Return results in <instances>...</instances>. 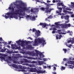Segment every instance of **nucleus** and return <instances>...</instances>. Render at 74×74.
I'll return each mask as SVG.
<instances>
[{"label": "nucleus", "mask_w": 74, "mask_h": 74, "mask_svg": "<svg viewBox=\"0 0 74 74\" xmlns=\"http://www.w3.org/2000/svg\"><path fill=\"white\" fill-rule=\"evenodd\" d=\"M38 10H39V8H36L34 9V12H38Z\"/></svg>", "instance_id": "18"}, {"label": "nucleus", "mask_w": 74, "mask_h": 74, "mask_svg": "<svg viewBox=\"0 0 74 74\" xmlns=\"http://www.w3.org/2000/svg\"><path fill=\"white\" fill-rule=\"evenodd\" d=\"M63 12H64L65 13H66L67 12V11L64 9Z\"/></svg>", "instance_id": "38"}, {"label": "nucleus", "mask_w": 74, "mask_h": 74, "mask_svg": "<svg viewBox=\"0 0 74 74\" xmlns=\"http://www.w3.org/2000/svg\"><path fill=\"white\" fill-rule=\"evenodd\" d=\"M38 63L39 65L41 66L42 64H43L44 63V61H38Z\"/></svg>", "instance_id": "12"}, {"label": "nucleus", "mask_w": 74, "mask_h": 74, "mask_svg": "<svg viewBox=\"0 0 74 74\" xmlns=\"http://www.w3.org/2000/svg\"><path fill=\"white\" fill-rule=\"evenodd\" d=\"M31 12H34V9L33 10L31 9Z\"/></svg>", "instance_id": "43"}, {"label": "nucleus", "mask_w": 74, "mask_h": 74, "mask_svg": "<svg viewBox=\"0 0 74 74\" xmlns=\"http://www.w3.org/2000/svg\"><path fill=\"white\" fill-rule=\"evenodd\" d=\"M39 25L42 26V27H44L47 26V24L45 23H40Z\"/></svg>", "instance_id": "10"}, {"label": "nucleus", "mask_w": 74, "mask_h": 74, "mask_svg": "<svg viewBox=\"0 0 74 74\" xmlns=\"http://www.w3.org/2000/svg\"><path fill=\"white\" fill-rule=\"evenodd\" d=\"M55 2H56L55 0H53V3H55Z\"/></svg>", "instance_id": "63"}, {"label": "nucleus", "mask_w": 74, "mask_h": 74, "mask_svg": "<svg viewBox=\"0 0 74 74\" xmlns=\"http://www.w3.org/2000/svg\"><path fill=\"white\" fill-rule=\"evenodd\" d=\"M71 6L72 7L73 6V7L74 8V2H71Z\"/></svg>", "instance_id": "35"}, {"label": "nucleus", "mask_w": 74, "mask_h": 74, "mask_svg": "<svg viewBox=\"0 0 74 74\" xmlns=\"http://www.w3.org/2000/svg\"><path fill=\"white\" fill-rule=\"evenodd\" d=\"M55 33V31H53L52 32V33H53V34H54Z\"/></svg>", "instance_id": "56"}, {"label": "nucleus", "mask_w": 74, "mask_h": 74, "mask_svg": "<svg viewBox=\"0 0 74 74\" xmlns=\"http://www.w3.org/2000/svg\"><path fill=\"white\" fill-rule=\"evenodd\" d=\"M46 5H47V6H50L51 5L50 3H48Z\"/></svg>", "instance_id": "49"}, {"label": "nucleus", "mask_w": 74, "mask_h": 74, "mask_svg": "<svg viewBox=\"0 0 74 74\" xmlns=\"http://www.w3.org/2000/svg\"><path fill=\"white\" fill-rule=\"evenodd\" d=\"M38 43H39L40 44L41 43L42 45L44 44H46V43H44L45 42V40H44V39H43V38H38L37 39H36L35 40L34 42H33L32 43L33 46H36V45L38 44Z\"/></svg>", "instance_id": "2"}, {"label": "nucleus", "mask_w": 74, "mask_h": 74, "mask_svg": "<svg viewBox=\"0 0 74 74\" xmlns=\"http://www.w3.org/2000/svg\"><path fill=\"white\" fill-rule=\"evenodd\" d=\"M23 60L24 61L25 63H31V61H29L26 59H23Z\"/></svg>", "instance_id": "16"}, {"label": "nucleus", "mask_w": 74, "mask_h": 74, "mask_svg": "<svg viewBox=\"0 0 74 74\" xmlns=\"http://www.w3.org/2000/svg\"><path fill=\"white\" fill-rule=\"evenodd\" d=\"M0 58L1 59H2V60H4L6 62H7L8 61V60L7 59H8V58L10 60H11V57L10 56H9L6 58H5L3 57H0Z\"/></svg>", "instance_id": "8"}, {"label": "nucleus", "mask_w": 74, "mask_h": 74, "mask_svg": "<svg viewBox=\"0 0 74 74\" xmlns=\"http://www.w3.org/2000/svg\"><path fill=\"white\" fill-rule=\"evenodd\" d=\"M35 19L36 18L34 16H33V17L32 18V21H34V20H35Z\"/></svg>", "instance_id": "30"}, {"label": "nucleus", "mask_w": 74, "mask_h": 74, "mask_svg": "<svg viewBox=\"0 0 74 74\" xmlns=\"http://www.w3.org/2000/svg\"><path fill=\"white\" fill-rule=\"evenodd\" d=\"M71 26V24L70 23L68 24H64L62 25V27L63 28H67L68 27H70Z\"/></svg>", "instance_id": "9"}, {"label": "nucleus", "mask_w": 74, "mask_h": 74, "mask_svg": "<svg viewBox=\"0 0 74 74\" xmlns=\"http://www.w3.org/2000/svg\"><path fill=\"white\" fill-rule=\"evenodd\" d=\"M47 3H51V1L47 0Z\"/></svg>", "instance_id": "50"}, {"label": "nucleus", "mask_w": 74, "mask_h": 74, "mask_svg": "<svg viewBox=\"0 0 74 74\" xmlns=\"http://www.w3.org/2000/svg\"><path fill=\"white\" fill-rule=\"evenodd\" d=\"M61 70H64L65 69V67L62 66V67L61 68Z\"/></svg>", "instance_id": "34"}, {"label": "nucleus", "mask_w": 74, "mask_h": 74, "mask_svg": "<svg viewBox=\"0 0 74 74\" xmlns=\"http://www.w3.org/2000/svg\"><path fill=\"white\" fill-rule=\"evenodd\" d=\"M31 63H36L37 62L34 61H33L32 62H31Z\"/></svg>", "instance_id": "40"}, {"label": "nucleus", "mask_w": 74, "mask_h": 74, "mask_svg": "<svg viewBox=\"0 0 74 74\" xmlns=\"http://www.w3.org/2000/svg\"><path fill=\"white\" fill-rule=\"evenodd\" d=\"M9 10H12V11H14V8H13V7H12V8L11 7H9L8 8Z\"/></svg>", "instance_id": "24"}, {"label": "nucleus", "mask_w": 74, "mask_h": 74, "mask_svg": "<svg viewBox=\"0 0 74 74\" xmlns=\"http://www.w3.org/2000/svg\"><path fill=\"white\" fill-rule=\"evenodd\" d=\"M65 16H61V18L62 19L64 18Z\"/></svg>", "instance_id": "44"}, {"label": "nucleus", "mask_w": 74, "mask_h": 74, "mask_svg": "<svg viewBox=\"0 0 74 74\" xmlns=\"http://www.w3.org/2000/svg\"><path fill=\"white\" fill-rule=\"evenodd\" d=\"M57 8L58 9V11L59 12H62V8H59L58 7H57Z\"/></svg>", "instance_id": "17"}, {"label": "nucleus", "mask_w": 74, "mask_h": 74, "mask_svg": "<svg viewBox=\"0 0 74 74\" xmlns=\"http://www.w3.org/2000/svg\"><path fill=\"white\" fill-rule=\"evenodd\" d=\"M69 18V16L66 15V16H65L64 18L66 20H67V19H68Z\"/></svg>", "instance_id": "22"}, {"label": "nucleus", "mask_w": 74, "mask_h": 74, "mask_svg": "<svg viewBox=\"0 0 74 74\" xmlns=\"http://www.w3.org/2000/svg\"><path fill=\"white\" fill-rule=\"evenodd\" d=\"M62 8L63 9H65V8H66V6L65 5H64V4H63V3H62Z\"/></svg>", "instance_id": "21"}, {"label": "nucleus", "mask_w": 74, "mask_h": 74, "mask_svg": "<svg viewBox=\"0 0 74 74\" xmlns=\"http://www.w3.org/2000/svg\"><path fill=\"white\" fill-rule=\"evenodd\" d=\"M29 17H30V16L29 15H27L26 16V18H29Z\"/></svg>", "instance_id": "57"}, {"label": "nucleus", "mask_w": 74, "mask_h": 74, "mask_svg": "<svg viewBox=\"0 0 74 74\" xmlns=\"http://www.w3.org/2000/svg\"><path fill=\"white\" fill-rule=\"evenodd\" d=\"M62 36L61 35H56V38L57 39H60L62 37Z\"/></svg>", "instance_id": "15"}, {"label": "nucleus", "mask_w": 74, "mask_h": 74, "mask_svg": "<svg viewBox=\"0 0 74 74\" xmlns=\"http://www.w3.org/2000/svg\"><path fill=\"white\" fill-rule=\"evenodd\" d=\"M63 50L64 51V53H66L67 52V49H63Z\"/></svg>", "instance_id": "37"}, {"label": "nucleus", "mask_w": 74, "mask_h": 74, "mask_svg": "<svg viewBox=\"0 0 74 74\" xmlns=\"http://www.w3.org/2000/svg\"><path fill=\"white\" fill-rule=\"evenodd\" d=\"M12 67L15 69H18V67L19 69H23L21 70L20 71H22V72H27V70H25V69H27V67H25L21 65H19L18 66L17 65L14 64H12Z\"/></svg>", "instance_id": "4"}, {"label": "nucleus", "mask_w": 74, "mask_h": 74, "mask_svg": "<svg viewBox=\"0 0 74 74\" xmlns=\"http://www.w3.org/2000/svg\"><path fill=\"white\" fill-rule=\"evenodd\" d=\"M12 42V41H10L8 42V44L10 45V44H11V43Z\"/></svg>", "instance_id": "52"}, {"label": "nucleus", "mask_w": 74, "mask_h": 74, "mask_svg": "<svg viewBox=\"0 0 74 74\" xmlns=\"http://www.w3.org/2000/svg\"><path fill=\"white\" fill-rule=\"evenodd\" d=\"M24 65H26V66H29V64H24Z\"/></svg>", "instance_id": "51"}, {"label": "nucleus", "mask_w": 74, "mask_h": 74, "mask_svg": "<svg viewBox=\"0 0 74 74\" xmlns=\"http://www.w3.org/2000/svg\"><path fill=\"white\" fill-rule=\"evenodd\" d=\"M72 64L74 65V61H72Z\"/></svg>", "instance_id": "64"}, {"label": "nucleus", "mask_w": 74, "mask_h": 74, "mask_svg": "<svg viewBox=\"0 0 74 74\" xmlns=\"http://www.w3.org/2000/svg\"><path fill=\"white\" fill-rule=\"evenodd\" d=\"M27 69H29L28 70L29 72H34L36 73L37 74H40L41 73H45V70L43 71L42 70H37L35 68H32L30 69L29 67L27 68Z\"/></svg>", "instance_id": "3"}, {"label": "nucleus", "mask_w": 74, "mask_h": 74, "mask_svg": "<svg viewBox=\"0 0 74 74\" xmlns=\"http://www.w3.org/2000/svg\"><path fill=\"white\" fill-rule=\"evenodd\" d=\"M56 14H59V13H60V12L57 10L56 11Z\"/></svg>", "instance_id": "54"}, {"label": "nucleus", "mask_w": 74, "mask_h": 74, "mask_svg": "<svg viewBox=\"0 0 74 74\" xmlns=\"http://www.w3.org/2000/svg\"><path fill=\"white\" fill-rule=\"evenodd\" d=\"M67 33L70 34V36H72L73 35V32L72 31L70 32V31H68Z\"/></svg>", "instance_id": "20"}, {"label": "nucleus", "mask_w": 74, "mask_h": 74, "mask_svg": "<svg viewBox=\"0 0 74 74\" xmlns=\"http://www.w3.org/2000/svg\"><path fill=\"white\" fill-rule=\"evenodd\" d=\"M36 53H34V51H32L30 52V51H27L26 54H28L29 55H31V56H38V55L40 56V58H39V60H43L45 62H46V61H47V58H43V57H44V56L43 55V54H42L41 53H40V52L37 50H35ZM41 57H42V58H41Z\"/></svg>", "instance_id": "1"}, {"label": "nucleus", "mask_w": 74, "mask_h": 74, "mask_svg": "<svg viewBox=\"0 0 74 74\" xmlns=\"http://www.w3.org/2000/svg\"><path fill=\"white\" fill-rule=\"evenodd\" d=\"M72 62L73 61H69L67 63H68V64H72Z\"/></svg>", "instance_id": "29"}, {"label": "nucleus", "mask_w": 74, "mask_h": 74, "mask_svg": "<svg viewBox=\"0 0 74 74\" xmlns=\"http://www.w3.org/2000/svg\"><path fill=\"white\" fill-rule=\"evenodd\" d=\"M58 33L59 34H63L61 32L62 30L61 29H60L58 30Z\"/></svg>", "instance_id": "19"}, {"label": "nucleus", "mask_w": 74, "mask_h": 74, "mask_svg": "<svg viewBox=\"0 0 74 74\" xmlns=\"http://www.w3.org/2000/svg\"><path fill=\"white\" fill-rule=\"evenodd\" d=\"M7 47H8V48H10V46L8 45L7 46Z\"/></svg>", "instance_id": "55"}, {"label": "nucleus", "mask_w": 74, "mask_h": 74, "mask_svg": "<svg viewBox=\"0 0 74 74\" xmlns=\"http://www.w3.org/2000/svg\"><path fill=\"white\" fill-rule=\"evenodd\" d=\"M50 18V17H48L47 18H46L45 19V21H48V19H49Z\"/></svg>", "instance_id": "39"}, {"label": "nucleus", "mask_w": 74, "mask_h": 74, "mask_svg": "<svg viewBox=\"0 0 74 74\" xmlns=\"http://www.w3.org/2000/svg\"><path fill=\"white\" fill-rule=\"evenodd\" d=\"M32 31L33 32H34L36 31V30L35 29H32Z\"/></svg>", "instance_id": "42"}, {"label": "nucleus", "mask_w": 74, "mask_h": 74, "mask_svg": "<svg viewBox=\"0 0 74 74\" xmlns=\"http://www.w3.org/2000/svg\"><path fill=\"white\" fill-rule=\"evenodd\" d=\"M53 70L54 71V70H56V67L54 66L53 67Z\"/></svg>", "instance_id": "53"}, {"label": "nucleus", "mask_w": 74, "mask_h": 74, "mask_svg": "<svg viewBox=\"0 0 74 74\" xmlns=\"http://www.w3.org/2000/svg\"><path fill=\"white\" fill-rule=\"evenodd\" d=\"M62 4H63V3H57V5L58 6H60L61 5H62Z\"/></svg>", "instance_id": "32"}, {"label": "nucleus", "mask_w": 74, "mask_h": 74, "mask_svg": "<svg viewBox=\"0 0 74 74\" xmlns=\"http://www.w3.org/2000/svg\"><path fill=\"white\" fill-rule=\"evenodd\" d=\"M29 66L30 67H35V65L34 64L29 65Z\"/></svg>", "instance_id": "27"}, {"label": "nucleus", "mask_w": 74, "mask_h": 74, "mask_svg": "<svg viewBox=\"0 0 74 74\" xmlns=\"http://www.w3.org/2000/svg\"><path fill=\"white\" fill-rule=\"evenodd\" d=\"M71 42V40H69V41H68V43H69V42Z\"/></svg>", "instance_id": "61"}, {"label": "nucleus", "mask_w": 74, "mask_h": 74, "mask_svg": "<svg viewBox=\"0 0 74 74\" xmlns=\"http://www.w3.org/2000/svg\"><path fill=\"white\" fill-rule=\"evenodd\" d=\"M12 15H18L19 16H24L25 13L23 12V10L22 9H19L16 10L14 14H12ZM20 18V17H19Z\"/></svg>", "instance_id": "5"}, {"label": "nucleus", "mask_w": 74, "mask_h": 74, "mask_svg": "<svg viewBox=\"0 0 74 74\" xmlns=\"http://www.w3.org/2000/svg\"><path fill=\"white\" fill-rule=\"evenodd\" d=\"M71 17H73L74 18V14L71 15Z\"/></svg>", "instance_id": "59"}, {"label": "nucleus", "mask_w": 74, "mask_h": 74, "mask_svg": "<svg viewBox=\"0 0 74 74\" xmlns=\"http://www.w3.org/2000/svg\"><path fill=\"white\" fill-rule=\"evenodd\" d=\"M40 9L44 11H45V10L46 9V8H45L44 7H42L40 8Z\"/></svg>", "instance_id": "23"}, {"label": "nucleus", "mask_w": 74, "mask_h": 74, "mask_svg": "<svg viewBox=\"0 0 74 74\" xmlns=\"http://www.w3.org/2000/svg\"><path fill=\"white\" fill-rule=\"evenodd\" d=\"M71 42L72 44H74V39H73L72 40H71Z\"/></svg>", "instance_id": "41"}, {"label": "nucleus", "mask_w": 74, "mask_h": 74, "mask_svg": "<svg viewBox=\"0 0 74 74\" xmlns=\"http://www.w3.org/2000/svg\"><path fill=\"white\" fill-rule=\"evenodd\" d=\"M66 45L67 46V47H68L69 48H71V47L72 46V45H71L70 44L69 45V44H66Z\"/></svg>", "instance_id": "28"}, {"label": "nucleus", "mask_w": 74, "mask_h": 74, "mask_svg": "<svg viewBox=\"0 0 74 74\" xmlns=\"http://www.w3.org/2000/svg\"><path fill=\"white\" fill-rule=\"evenodd\" d=\"M16 42L17 43V44H18L19 45H21V47H24V43L23 42L22 43H21V44H20V42L19 41H16Z\"/></svg>", "instance_id": "11"}, {"label": "nucleus", "mask_w": 74, "mask_h": 74, "mask_svg": "<svg viewBox=\"0 0 74 74\" xmlns=\"http://www.w3.org/2000/svg\"><path fill=\"white\" fill-rule=\"evenodd\" d=\"M15 14V13H8L6 14V15H10V14H11V15H13L12 14Z\"/></svg>", "instance_id": "31"}, {"label": "nucleus", "mask_w": 74, "mask_h": 74, "mask_svg": "<svg viewBox=\"0 0 74 74\" xmlns=\"http://www.w3.org/2000/svg\"><path fill=\"white\" fill-rule=\"evenodd\" d=\"M69 22V20H68L67 21H66L65 22V23H68Z\"/></svg>", "instance_id": "47"}, {"label": "nucleus", "mask_w": 74, "mask_h": 74, "mask_svg": "<svg viewBox=\"0 0 74 74\" xmlns=\"http://www.w3.org/2000/svg\"><path fill=\"white\" fill-rule=\"evenodd\" d=\"M35 34L36 35H37V36H39L40 34V31L38 30L36 32Z\"/></svg>", "instance_id": "14"}, {"label": "nucleus", "mask_w": 74, "mask_h": 74, "mask_svg": "<svg viewBox=\"0 0 74 74\" xmlns=\"http://www.w3.org/2000/svg\"><path fill=\"white\" fill-rule=\"evenodd\" d=\"M14 18H16V19H18V17L17 16H14Z\"/></svg>", "instance_id": "46"}, {"label": "nucleus", "mask_w": 74, "mask_h": 74, "mask_svg": "<svg viewBox=\"0 0 74 74\" xmlns=\"http://www.w3.org/2000/svg\"><path fill=\"white\" fill-rule=\"evenodd\" d=\"M65 10H68V11H71V9H70V8L66 7V8H65Z\"/></svg>", "instance_id": "25"}, {"label": "nucleus", "mask_w": 74, "mask_h": 74, "mask_svg": "<svg viewBox=\"0 0 74 74\" xmlns=\"http://www.w3.org/2000/svg\"><path fill=\"white\" fill-rule=\"evenodd\" d=\"M26 58H27L28 59H33V58L32 57H26Z\"/></svg>", "instance_id": "36"}, {"label": "nucleus", "mask_w": 74, "mask_h": 74, "mask_svg": "<svg viewBox=\"0 0 74 74\" xmlns=\"http://www.w3.org/2000/svg\"><path fill=\"white\" fill-rule=\"evenodd\" d=\"M13 62L14 63H18V62L17 61H14L13 60Z\"/></svg>", "instance_id": "33"}, {"label": "nucleus", "mask_w": 74, "mask_h": 74, "mask_svg": "<svg viewBox=\"0 0 74 74\" xmlns=\"http://www.w3.org/2000/svg\"><path fill=\"white\" fill-rule=\"evenodd\" d=\"M59 23H60V22L55 23V25H56L58 26L56 27H57V28H59V29H60V27H59L60 26V24H59Z\"/></svg>", "instance_id": "13"}, {"label": "nucleus", "mask_w": 74, "mask_h": 74, "mask_svg": "<svg viewBox=\"0 0 74 74\" xmlns=\"http://www.w3.org/2000/svg\"><path fill=\"white\" fill-rule=\"evenodd\" d=\"M53 30H56V29L55 27H53Z\"/></svg>", "instance_id": "48"}, {"label": "nucleus", "mask_w": 74, "mask_h": 74, "mask_svg": "<svg viewBox=\"0 0 74 74\" xmlns=\"http://www.w3.org/2000/svg\"><path fill=\"white\" fill-rule=\"evenodd\" d=\"M5 18H6V19H8V16L5 15Z\"/></svg>", "instance_id": "45"}, {"label": "nucleus", "mask_w": 74, "mask_h": 74, "mask_svg": "<svg viewBox=\"0 0 74 74\" xmlns=\"http://www.w3.org/2000/svg\"><path fill=\"white\" fill-rule=\"evenodd\" d=\"M51 66H48V68H49V69H51Z\"/></svg>", "instance_id": "62"}, {"label": "nucleus", "mask_w": 74, "mask_h": 74, "mask_svg": "<svg viewBox=\"0 0 74 74\" xmlns=\"http://www.w3.org/2000/svg\"><path fill=\"white\" fill-rule=\"evenodd\" d=\"M29 39H30V40H33V38H32L30 37H29Z\"/></svg>", "instance_id": "60"}, {"label": "nucleus", "mask_w": 74, "mask_h": 74, "mask_svg": "<svg viewBox=\"0 0 74 74\" xmlns=\"http://www.w3.org/2000/svg\"><path fill=\"white\" fill-rule=\"evenodd\" d=\"M35 1L37 2H40V1H39V0H35Z\"/></svg>", "instance_id": "58"}, {"label": "nucleus", "mask_w": 74, "mask_h": 74, "mask_svg": "<svg viewBox=\"0 0 74 74\" xmlns=\"http://www.w3.org/2000/svg\"><path fill=\"white\" fill-rule=\"evenodd\" d=\"M12 15H18L19 16H24L25 13L23 12V10L22 9H19L16 10L14 14H12ZM20 18V17H19Z\"/></svg>", "instance_id": "6"}, {"label": "nucleus", "mask_w": 74, "mask_h": 74, "mask_svg": "<svg viewBox=\"0 0 74 74\" xmlns=\"http://www.w3.org/2000/svg\"><path fill=\"white\" fill-rule=\"evenodd\" d=\"M54 9L50 8H49L48 7L46 8L45 12L46 13H48V12H51V11L53 10Z\"/></svg>", "instance_id": "7"}, {"label": "nucleus", "mask_w": 74, "mask_h": 74, "mask_svg": "<svg viewBox=\"0 0 74 74\" xmlns=\"http://www.w3.org/2000/svg\"><path fill=\"white\" fill-rule=\"evenodd\" d=\"M68 66H69V67L70 69H73V66L71 65H69Z\"/></svg>", "instance_id": "26"}]
</instances>
